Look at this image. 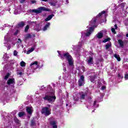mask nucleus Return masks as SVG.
<instances>
[{"label": "nucleus", "instance_id": "33", "mask_svg": "<svg viewBox=\"0 0 128 128\" xmlns=\"http://www.w3.org/2000/svg\"><path fill=\"white\" fill-rule=\"evenodd\" d=\"M14 56H18V52H16V50L14 51Z\"/></svg>", "mask_w": 128, "mask_h": 128}, {"label": "nucleus", "instance_id": "50", "mask_svg": "<svg viewBox=\"0 0 128 128\" xmlns=\"http://www.w3.org/2000/svg\"><path fill=\"white\" fill-rule=\"evenodd\" d=\"M47 106H48V108H50V104H48Z\"/></svg>", "mask_w": 128, "mask_h": 128}, {"label": "nucleus", "instance_id": "48", "mask_svg": "<svg viewBox=\"0 0 128 128\" xmlns=\"http://www.w3.org/2000/svg\"><path fill=\"white\" fill-rule=\"evenodd\" d=\"M34 22H30V24H34Z\"/></svg>", "mask_w": 128, "mask_h": 128}, {"label": "nucleus", "instance_id": "25", "mask_svg": "<svg viewBox=\"0 0 128 128\" xmlns=\"http://www.w3.org/2000/svg\"><path fill=\"white\" fill-rule=\"evenodd\" d=\"M32 38V35L30 34H28L25 36L26 40H28V38Z\"/></svg>", "mask_w": 128, "mask_h": 128}, {"label": "nucleus", "instance_id": "10", "mask_svg": "<svg viewBox=\"0 0 128 128\" xmlns=\"http://www.w3.org/2000/svg\"><path fill=\"white\" fill-rule=\"evenodd\" d=\"M50 125H51L53 128H58V125H56V121H50Z\"/></svg>", "mask_w": 128, "mask_h": 128}, {"label": "nucleus", "instance_id": "29", "mask_svg": "<svg viewBox=\"0 0 128 128\" xmlns=\"http://www.w3.org/2000/svg\"><path fill=\"white\" fill-rule=\"evenodd\" d=\"M14 122H15L16 123V124H20V120H18V118H14Z\"/></svg>", "mask_w": 128, "mask_h": 128}, {"label": "nucleus", "instance_id": "12", "mask_svg": "<svg viewBox=\"0 0 128 128\" xmlns=\"http://www.w3.org/2000/svg\"><path fill=\"white\" fill-rule=\"evenodd\" d=\"M50 23L47 22L46 24L45 25V26L43 28L42 30H44V32H46V30H48V28H50Z\"/></svg>", "mask_w": 128, "mask_h": 128}, {"label": "nucleus", "instance_id": "49", "mask_svg": "<svg viewBox=\"0 0 128 128\" xmlns=\"http://www.w3.org/2000/svg\"><path fill=\"white\" fill-rule=\"evenodd\" d=\"M42 0V2H48V0Z\"/></svg>", "mask_w": 128, "mask_h": 128}, {"label": "nucleus", "instance_id": "24", "mask_svg": "<svg viewBox=\"0 0 128 128\" xmlns=\"http://www.w3.org/2000/svg\"><path fill=\"white\" fill-rule=\"evenodd\" d=\"M10 73H7L4 78V80H8V78H10Z\"/></svg>", "mask_w": 128, "mask_h": 128}, {"label": "nucleus", "instance_id": "23", "mask_svg": "<svg viewBox=\"0 0 128 128\" xmlns=\"http://www.w3.org/2000/svg\"><path fill=\"white\" fill-rule=\"evenodd\" d=\"M38 61L34 62H33L30 64V66H31V68H32V66H38Z\"/></svg>", "mask_w": 128, "mask_h": 128}, {"label": "nucleus", "instance_id": "27", "mask_svg": "<svg viewBox=\"0 0 128 128\" xmlns=\"http://www.w3.org/2000/svg\"><path fill=\"white\" fill-rule=\"evenodd\" d=\"M110 38H106L103 40V42H110Z\"/></svg>", "mask_w": 128, "mask_h": 128}, {"label": "nucleus", "instance_id": "17", "mask_svg": "<svg viewBox=\"0 0 128 128\" xmlns=\"http://www.w3.org/2000/svg\"><path fill=\"white\" fill-rule=\"evenodd\" d=\"M30 126H36V120H34V118H33L31 121H30Z\"/></svg>", "mask_w": 128, "mask_h": 128}, {"label": "nucleus", "instance_id": "34", "mask_svg": "<svg viewBox=\"0 0 128 128\" xmlns=\"http://www.w3.org/2000/svg\"><path fill=\"white\" fill-rule=\"evenodd\" d=\"M17 76H22V72H17Z\"/></svg>", "mask_w": 128, "mask_h": 128}, {"label": "nucleus", "instance_id": "21", "mask_svg": "<svg viewBox=\"0 0 128 128\" xmlns=\"http://www.w3.org/2000/svg\"><path fill=\"white\" fill-rule=\"evenodd\" d=\"M103 37H104V34H102V32L98 33L97 36L98 38H99V39L102 38Z\"/></svg>", "mask_w": 128, "mask_h": 128}, {"label": "nucleus", "instance_id": "30", "mask_svg": "<svg viewBox=\"0 0 128 128\" xmlns=\"http://www.w3.org/2000/svg\"><path fill=\"white\" fill-rule=\"evenodd\" d=\"M51 6H56V2H52L50 3Z\"/></svg>", "mask_w": 128, "mask_h": 128}, {"label": "nucleus", "instance_id": "35", "mask_svg": "<svg viewBox=\"0 0 128 128\" xmlns=\"http://www.w3.org/2000/svg\"><path fill=\"white\" fill-rule=\"evenodd\" d=\"M74 100L75 102H78V98L76 97H74Z\"/></svg>", "mask_w": 128, "mask_h": 128}, {"label": "nucleus", "instance_id": "28", "mask_svg": "<svg viewBox=\"0 0 128 128\" xmlns=\"http://www.w3.org/2000/svg\"><path fill=\"white\" fill-rule=\"evenodd\" d=\"M20 66L22 67H24L26 66V63L24 61H22L20 63Z\"/></svg>", "mask_w": 128, "mask_h": 128}, {"label": "nucleus", "instance_id": "18", "mask_svg": "<svg viewBox=\"0 0 128 128\" xmlns=\"http://www.w3.org/2000/svg\"><path fill=\"white\" fill-rule=\"evenodd\" d=\"M18 116L20 118H22V116H26V112H19Z\"/></svg>", "mask_w": 128, "mask_h": 128}, {"label": "nucleus", "instance_id": "19", "mask_svg": "<svg viewBox=\"0 0 128 128\" xmlns=\"http://www.w3.org/2000/svg\"><path fill=\"white\" fill-rule=\"evenodd\" d=\"M106 50H108L110 48H112V42L108 43L106 46Z\"/></svg>", "mask_w": 128, "mask_h": 128}, {"label": "nucleus", "instance_id": "16", "mask_svg": "<svg viewBox=\"0 0 128 128\" xmlns=\"http://www.w3.org/2000/svg\"><path fill=\"white\" fill-rule=\"evenodd\" d=\"M26 111L29 114H32V108L30 107H26Z\"/></svg>", "mask_w": 128, "mask_h": 128}, {"label": "nucleus", "instance_id": "38", "mask_svg": "<svg viewBox=\"0 0 128 128\" xmlns=\"http://www.w3.org/2000/svg\"><path fill=\"white\" fill-rule=\"evenodd\" d=\"M124 78L128 80V74H126L124 76Z\"/></svg>", "mask_w": 128, "mask_h": 128}, {"label": "nucleus", "instance_id": "43", "mask_svg": "<svg viewBox=\"0 0 128 128\" xmlns=\"http://www.w3.org/2000/svg\"><path fill=\"white\" fill-rule=\"evenodd\" d=\"M102 90H106V86H102Z\"/></svg>", "mask_w": 128, "mask_h": 128}, {"label": "nucleus", "instance_id": "22", "mask_svg": "<svg viewBox=\"0 0 128 128\" xmlns=\"http://www.w3.org/2000/svg\"><path fill=\"white\" fill-rule=\"evenodd\" d=\"M114 57L115 58H116L118 62H120V55H118V54H115L114 55Z\"/></svg>", "mask_w": 128, "mask_h": 128}, {"label": "nucleus", "instance_id": "39", "mask_svg": "<svg viewBox=\"0 0 128 128\" xmlns=\"http://www.w3.org/2000/svg\"><path fill=\"white\" fill-rule=\"evenodd\" d=\"M120 6H121V8H124V3H122L120 4Z\"/></svg>", "mask_w": 128, "mask_h": 128}, {"label": "nucleus", "instance_id": "45", "mask_svg": "<svg viewBox=\"0 0 128 128\" xmlns=\"http://www.w3.org/2000/svg\"><path fill=\"white\" fill-rule=\"evenodd\" d=\"M18 42H22V40L20 38H18Z\"/></svg>", "mask_w": 128, "mask_h": 128}, {"label": "nucleus", "instance_id": "8", "mask_svg": "<svg viewBox=\"0 0 128 128\" xmlns=\"http://www.w3.org/2000/svg\"><path fill=\"white\" fill-rule=\"evenodd\" d=\"M24 26H26V24H24V21H22L16 25V28H22L24 27Z\"/></svg>", "mask_w": 128, "mask_h": 128}, {"label": "nucleus", "instance_id": "13", "mask_svg": "<svg viewBox=\"0 0 128 128\" xmlns=\"http://www.w3.org/2000/svg\"><path fill=\"white\" fill-rule=\"evenodd\" d=\"M54 16V14H50L44 20V22H48V20H50L52 18V17Z\"/></svg>", "mask_w": 128, "mask_h": 128}, {"label": "nucleus", "instance_id": "46", "mask_svg": "<svg viewBox=\"0 0 128 128\" xmlns=\"http://www.w3.org/2000/svg\"><path fill=\"white\" fill-rule=\"evenodd\" d=\"M96 101H94V102L93 104V106H96Z\"/></svg>", "mask_w": 128, "mask_h": 128}, {"label": "nucleus", "instance_id": "26", "mask_svg": "<svg viewBox=\"0 0 128 128\" xmlns=\"http://www.w3.org/2000/svg\"><path fill=\"white\" fill-rule=\"evenodd\" d=\"M28 30H30V26L29 25H26L25 29H24V32H28Z\"/></svg>", "mask_w": 128, "mask_h": 128}, {"label": "nucleus", "instance_id": "51", "mask_svg": "<svg viewBox=\"0 0 128 128\" xmlns=\"http://www.w3.org/2000/svg\"><path fill=\"white\" fill-rule=\"evenodd\" d=\"M126 37L128 38V33L126 34Z\"/></svg>", "mask_w": 128, "mask_h": 128}, {"label": "nucleus", "instance_id": "36", "mask_svg": "<svg viewBox=\"0 0 128 128\" xmlns=\"http://www.w3.org/2000/svg\"><path fill=\"white\" fill-rule=\"evenodd\" d=\"M30 50V52H34V48H32L30 50Z\"/></svg>", "mask_w": 128, "mask_h": 128}, {"label": "nucleus", "instance_id": "14", "mask_svg": "<svg viewBox=\"0 0 128 128\" xmlns=\"http://www.w3.org/2000/svg\"><path fill=\"white\" fill-rule=\"evenodd\" d=\"M96 75L90 76V81L92 82H96Z\"/></svg>", "mask_w": 128, "mask_h": 128}, {"label": "nucleus", "instance_id": "5", "mask_svg": "<svg viewBox=\"0 0 128 128\" xmlns=\"http://www.w3.org/2000/svg\"><path fill=\"white\" fill-rule=\"evenodd\" d=\"M41 114H44L45 116H50V114H51L52 112H50V111L48 107L45 106L42 108L41 110Z\"/></svg>", "mask_w": 128, "mask_h": 128}, {"label": "nucleus", "instance_id": "44", "mask_svg": "<svg viewBox=\"0 0 128 128\" xmlns=\"http://www.w3.org/2000/svg\"><path fill=\"white\" fill-rule=\"evenodd\" d=\"M114 28H115V30H118V25H116V24L114 25Z\"/></svg>", "mask_w": 128, "mask_h": 128}, {"label": "nucleus", "instance_id": "9", "mask_svg": "<svg viewBox=\"0 0 128 128\" xmlns=\"http://www.w3.org/2000/svg\"><path fill=\"white\" fill-rule=\"evenodd\" d=\"M80 98L81 100H84V98H86V96L88 94L86 93H84V92H81L80 93Z\"/></svg>", "mask_w": 128, "mask_h": 128}, {"label": "nucleus", "instance_id": "42", "mask_svg": "<svg viewBox=\"0 0 128 128\" xmlns=\"http://www.w3.org/2000/svg\"><path fill=\"white\" fill-rule=\"evenodd\" d=\"M24 2H26V0H20V3L21 4H24Z\"/></svg>", "mask_w": 128, "mask_h": 128}, {"label": "nucleus", "instance_id": "32", "mask_svg": "<svg viewBox=\"0 0 128 128\" xmlns=\"http://www.w3.org/2000/svg\"><path fill=\"white\" fill-rule=\"evenodd\" d=\"M18 32H20V30H16V32L14 34V36H18Z\"/></svg>", "mask_w": 128, "mask_h": 128}, {"label": "nucleus", "instance_id": "3", "mask_svg": "<svg viewBox=\"0 0 128 128\" xmlns=\"http://www.w3.org/2000/svg\"><path fill=\"white\" fill-rule=\"evenodd\" d=\"M30 12H34L35 14H41L42 12H50V10L48 8H46V7H40L38 8V10L34 9V10H30Z\"/></svg>", "mask_w": 128, "mask_h": 128}, {"label": "nucleus", "instance_id": "11", "mask_svg": "<svg viewBox=\"0 0 128 128\" xmlns=\"http://www.w3.org/2000/svg\"><path fill=\"white\" fill-rule=\"evenodd\" d=\"M88 64H94V58L92 56H89V59L88 60Z\"/></svg>", "mask_w": 128, "mask_h": 128}, {"label": "nucleus", "instance_id": "41", "mask_svg": "<svg viewBox=\"0 0 128 128\" xmlns=\"http://www.w3.org/2000/svg\"><path fill=\"white\" fill-rule=\"evenodd\" d=\"M118 77L122 78V75L120 73L118 74Z\"/></svg>", "mask_w": 128, "mask_h": 128}, {"label": "nucleus", "instance_id": "4", "mask_svg": "<svg viewBox=\"0 0 128 128\" xmlns=\"http://www.w3.org/2000/svg\"><path fill=\"white\" fill-rule=\"evenodd\" d=\"M43 99L44 100H46L47 102H54L56 100V96L46 94L43 98Z\"/></svg>", "mask_w": 128, "mask_h": 128}, {"label": "nucleus", "instance_id": "1", "mask_svg": "<svg viewBox=\"0 0 128 128\" xmlns=\"http://www.w3.org/2000/svg\"><path fill=\"white\" fill-rule=\"evenodd\" d=\"M57 52H58L60 57L62 60H68V65L70 66H74V59L72 56L68 52H64L63 54L60 53V50H58Z\"/></svg>", "mask_w": 128, "mask_h": 128}, {"label": "nucleus", "instance_id": "15", "mask_svg": "<svg viewBox=\"0 0 128 128\" xmlns=\"http://www.w3.org/2000/svg\"><path fill=\"white\" fill-rule=\"evenodd\" d=\"M118 44H120V46L121 48H124V41H122V40H118Z\"/></svg>", "mask_w": 128, "mask_h": 128}, {"label": "nucleus", "instance_id": "40", "mask_svg": "<svg viewBox=\"0 0 128 128\" xmlns=\"http://www.w3.org/2000/svg\"><path fill=\"white\" fill-rule=\"evenodd\" d=\"M30 52H31L30 50H28L27 51L26 54H30Z\"/></svg>", "mask_w": 128, "mask_h": 128}, {"label": "nucleus", "instance_id": "53", "mask_svg": "<svg viewBox=\"0 0 128 128\" xmlns=\"http://www.w3.org/2000/svg\"><path fill=\"white\" fill-rule=\"evenodd\" d=\"M66 106H68V104H66Z\"/></svg>", "mask_w": 128, "mask_h": 128}, {"label": "nucleus", "instance_id": "37", "mask_svg": "<svg viewBox=\"0 0 128 128\" xmlns=\"http://www.w3.org/2000/svg\"><path fill=\"white\" fill-rule=\"evenodd\" d=\"M31 3L34 4H36V0H32L31 1Z\"/></svg>", "mask_w": 128, "mask_h": 128}, {"label": "nucleus", "instance_id": "7", "mask_svg": "<svg viewBox=\"0 0 128 128\" xmlns=\"http://www.w3.org/2000/svg\"><path fill=\"white\" fill-rule=\"evenodd\" d=\"M16 84L14 78H10L7 80V84H8V86H10V84Z\"/></svg>", "mask_w": 128, "mask_h": 128}, {"label": "nucleus", "instance_id": "6", "mask_svg": "<svg viewBox=\"0 0 128 128\" xmlns=\"http://www.w3.org/2000/svg\"><path fill=\"white\" fill-rule=\"evenodd\" d=\"M84 82V75H82L80 77V79L78 80V84L79 86H82Z\"/></svg>", "mask_w": 128, "mask_h": 128}, {"label": "nucleus", "instance_id": "2", "mask_svg": "<svg viewBox=\"0 0 128 128\" xmlns=\"http://www.w3.org/2000/svg\"><path fill=\"white\" fill-rule=\"evenodd\" d=\"M96 18H94V20L90 21V26H93L89 28V30L86 34V36H90L92 34V32L94 30V28H96Z\"/></svg>", "mask_w": 128, "mask_h": 128}, {"label": "nucleus", "instance_id": "52", "mask_svg": "<svg viewBox=\"0 0 128 128\" xmlns=\"http://www.w3.org/2000/svg\"><path fill=\"white\" fill-rule=\"evenodd\" d=\"M122 2V0H120V2Z\"/></svg>", "mask_w": 128, "mask_h": 128}, {"label": "nucleus", "instance_id": "31", "mask_svg": "<svg viewBox=\"0 0 128 128\" xmlns=\"http://www.w3.org/2000/svg\"><path fill=\"white\" fill-rule=\"evenodd\" d=\"M111 30L112 32H113V34H116V30L114 29V28H112Z\"/></svg>", "mask_w": 128, "mask_h": 128}, {"label": "nucleus", "instance_id": "47", "mask_svg": "<svg viewBox=\"0 0 128 128\" xmlns=\"http://www.w3.org/2000/svg\"><path fill=\"white\" fill-rule=\"evenodd\" d=\"M10 48H11L10 46L9 45L8 46V50H10Z\"/></svg>", "mask_w": 128, "mask_h": 128}, {"label": "nucleus", "instance_id": "20", "mask_svg": "<svg viewBox=\"0 0 128 128\" xmlns=\"http://www.w3.org/2000/svg\"><path fill=\"white\" fill-rule=\"evenodd\" d=\"M106 14V11L103 10L98 14V16H99V18H100V17L102 16V14Z\"/></svg>", "mask_w": 128, "mask_h": 128}, {"label": "nucleus", "instance_id": "54", "mask_svg": "<svg viewBox=\"0 0 128 128\" xmlns=\"http://www.w3.org/2000/svg\"><path fill=\"white\" fill-rule=\"evenodd\" d=\"M92 112H94V110H93Z\"/></svg>", "mask_w": 128, "mask_h": 128}]
</instances>
